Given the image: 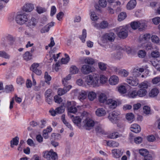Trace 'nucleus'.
I'll return each instance as SVG.
<instances>
[{
	"mask_svg": "<svg viewBox=\"0 0 160 160\" xmlns=\"http://www.w3.org/2000/svg\"><path fill=\"white\" fill-rule=\"evenodd\" d=\"M85 82L89 86L93 87L99 86V75L97 74H93L88 75L85 77Z\"/></svg>",
	"mask_w": 160,
	"mask_h": 160,
	"instance_id": "nucleus-1",
	"label": "nucleus"
},
{
	"mask_svg": "<svg viewBox=\"0 0 160 160\" xmlns=\"http://www.w3.org/2000/svg\"><path fill=\"white\" fill-rule=\"evenodd\" d=\"M15 21L18 24L23 25L28 21V15L25 13L18 14L16 16Z\"/></svg>",
	"mask_w": 160,
	"mask_h": 160,
	"instance_id": "nucleus-2",
	"label": "nucleus"
},
{
	"mask_svg": "<svg viewBox=\"0 0 160 160\" xmlns=\"http://www.w3.org/2000/svg\"><path fill=\"white\" fill-rule=\"evenodd\" d=\"M42 154L43 157L48 160H56L58 158L57 153L54 152L52 149L51 150L49 151L43 152Z\"/></svg>",
	"mask_w": 160,
	"mask_h": 160,
	"instance_id": "nucleus-3",
	"label": "nucleus"
},
{
	"mask_svg": "<svg viewBox=\"0 0 160 160\" xmlns=\"http://www.w3.org/2000/svg\"><path fill=\"white\" fill-rule=\"evenodd\" d=\"M13 37L11 35H8L6 37V39L5 38H2L1 45L5 48H7L9 46L12 45L13 44Z\"/></svg>",
	"mask_w": 160,
	"mask_h": 160,
	"instance_id": "nucleus-4",
	"label": "nucleus"
},
{
	"mask_svg": "<svg viewBox=\"0 0 160 160\" xmlns=\"http://www.w3.org/2000/svg\"><path fill=\"white\" fill-rule=\"evenodd\" d=\"M115 37L116 35L113 32L107 33L102 36L101 41L102 43H106L108 41L110 42H113Z\"/></svg>",
	"mask_w": 160,
	"mask_h": 160,
	"instance_id": "nucleus-5",
	"label": "nucleus"
},
{
	"mask_svg": "<svg viewBox=\"0 0 160 160\" xmlns=\"http://www.w3.org/2000/svg\"><path fill=\"white\" fill-rule=\"evenodd\" d=\"M118 37L123 39L127 38L128 36V32L127 29L123 27H120L115 29Z\"/></svg>",
	"mask_w": 160,
	"mask_h": 160,
	"instance_id": "nucleus-6",
	"label": "nucleus"
},
{
	"mask_svg": "<svg viewBox=\"0 0 160 160\" xmlns=\"http://www.w3.org/2000/svg\"><path fill=\"white\" fill-rule=\"evenodd\" d=\"M84 127L87 130L91 129L94 126V121L90 118H87L84 121Z\"/></svg>",
	"mask_w": 160,
	"mask_h": 160,
	"instance_id": "nucleus-7",
	"label": "nucleus"
},
{
	"mask_svg": "<svg viewBox=\"0 0 160 160\" xmlns=\"http://www.w3.org/2000/svg\"><path fill=\"white\" fill-rule=\"evenodd\" d=\"M63 85L64 87L63 89L59 88L58 90V94L59 96H61L66 93L72 88L71 85H67L65 83V84H63Z\"/></svg>",
	"mask_w": 160,
	"mask_h": 160,
	"instance_id": "nucleus-8",
	"label": "nucleus"
},
{
	"mask_svg": "<svg viewBox=\"0 0 160 160\" xmlns=\"http://www.w3.org/2000/svg\"><path fill=\"white\" fill-rule=\"evenodd\" d=\"M81 71L82 73L85 74H87L93 72V69L90 66L84 64L82 65Z\"/></svg>",
	"mask_w": 160,
	"mask_h": 160,
	"instance_id": "nucleus-9",
	"label": "nucleus"
},
{
	"mask_svg": "<svg viewBox=\"0 0 160 160\" xmlns=\"http://www.w3.org/2000/svg\"><path fill=\"white\" fill-rule=\"evenodd\" d=\"M126 82L132 86H136L138 85L139 81L137 78L130 76L126 80Z\"/></svg>",
	"mask_w": 160,
	"mask_h": 160,
	"instance_id": "nucleus-10",
	"label": "nucleus"
},
{
	"mask_svg": "<svg viewBox=\"0 0 160 160\" xmlns=\"http://www.w3.org/2000/svg\"><path fill=\"white\" fill-rule=\"evenodd\" d=\"M119 114V112L114 111L108 116L109 119L113 123H114L117 120L118 116Z\"/></svg>",
	"mask_w": 160,
	"mask_h": 160,
	"instance_id": "nucleus-11",
	"label": "nucleus"
},
{
	"mask_svg": "<svg viewBox=\"0 0 160 160\" xmlns=\"http://www.w3.org/2000/svg\"><path fill=\"white\" fill-rule=\"evenodd\" d=\"M34 7L33 5L28 3L25 4L23 7L22 10L23 11L27 12H31L34 9Z\"/></svg>",
	"mask_w": 160,
	"mask_h": 160,
	"instance_id": "nucleus-12",
	"label": "nucleus"
},
{
	"mask_svg": "<svg viewBox=\"0 0 160 160\" xmlns=\"http://www.w3.org/2000/svg\"><path fill=\"white\" fill-rule=\"evenodd\" d=\"M118 78L116 75L112 76L109 79V84L112 85L117 84L118 82Z\"/></svg>",
	"mask_w": 160,
	"mask_h": 160,
	"instance_id": "nucleus-13",
	"label": "nucleus"
},
{
	"mask_svg": "<svg viewBox=\"0 0 160 160\" xmlns=\"http://www.w3.org/2000/svg\"><path fill=\"white\" fill-rule=\"evenodd\" d=\"M54 22H52L49 23L41 30V32L42 33H44L46 32H48L49 31L50 29L52 27L54 26Z\"/></svg>",
	"mask_w": 160,
	"mask_h": 160,
	"instance_id": "nucleus-14",
	"label": "nucleus"
},
{
	"mask_svg": "<svg viewBox=\"0 0 160 160\" xmlns=\"http://www.w3.org/2000/svg\"><path fill=\"white\" fill-rule=\"evenodd\" d=\"M130 130L131 131L135 133H138L141 131V128L138 124H134L131 125Z\"/></svg>",
	"mask_w": 160,
	"mask_h": 160,
	"instance_id": "nucleus-15",
	"label": "nucleus"
},
{
	"mask_svg": "<svg viewBox=\"0 0 160 160\" xmlns=\"http://www.w3.org/2000/svg\"><path fill=\"white\" fill-rule=\"evenodd\" d=\"M144 69L143 68H135L132 72L133 76L137 78L141 75V73L143 72Z\"/></svg>",
	"mask_w": 160,
	"mask_h": 160,
	"instance_id": "nucleus-16",
	"label": "nucleus"
},
{
	"mask_svg": "<svg viewBox=\"0 0 160 160\" xmlns=\"http://www.w3.org/2000/svg\"><path fill=\"white\" fill-rule=\"evenodd\" d=\"M106 104L109 105L110 108L113 109L117 107V103L115 100H112V99H108L107 101Z\"/></svg>",
	"mask_w": 160,
	"mask_h": 160,
	"instance_id": "nucleus-17",
	"label": "nucleus"
},
{
	"mask_svg": "<svg viewBox=\"0 0 160 160\" xmlns=\"http://www.w3.org/2000/svg\"><path fill=\"white\" fill-rule=\"evenodd\" d=\"M137 4L136 1L135 0H131L127 3V8L128 10H131L135 7Z\"/></svg>",
	"mask_w": 160,
	"mask_h": 160,
	"instance_id": "nucleus-18",
	"label": "nucleus"
},
{
	"mask_svg": "<svg viewBox=\"0 0 160 160\" xmlns=\"http://www.w3.org/2000/svg\"><path fill=\"white\" fill-rule=\"evenodd\" d=\"M95 113L96 115L99 117L104 116L106 114V111L102 108H98L96 111Z\"/></svg>",
	"mask_w": 160,
	"mask_h": 160,
	"instance_id": "nucleus-19",
	"label": "nucleus"
},
{
	"mask_svg": "<svg viewBox=\"0 0 160 160\" xmlns=\"http://www.w3.org/2000/svg\"><path fill=\"white\" fill-rule=\"evenodd\" d=\"M98 100L100 103L106 104L108 100L107 96L105 94L102 93L99 96Z\"/></svg>",
	"mask_w": 160,
	"mask_h": 160,
	"instance_id": "nucleus-20",
	"label": "nucleus"
},
{
	"mask_svg": "<svg viewBox=\"0 0 160 160\" xmlns=\"http://www.w3.org/2000/svg\"><path fill=\"white\" fill-rule=\"evenodd\" d=\"M115 71L122 77H126L128 75V72L125 69L119 70L117 68L115 69Z\"/></svg>",
	"mask_w": 160,
	"mask_h": 160,
	"instance_id": "nucleus-21",
	"label": "nucleus"
},
{
	"mask_svg": "<svg viewBox=\"0 0 160 160\" xmlns=\"http://www.w3.org/2000/svg\"><path fill=\"white\" fill-rule=\"evenodd\" d=\"M112 152L113 157L116 158L120 157L122 154V152L120 149L112 150Z\"/></svg>",
	"mask_w": 160,
	"mask_h": 160,
	"instance_id": "nucleus-22",
	"label": "nucleus"
},
{
	"mask_svg": "<svg viewBox=\"0 0 160 160\" xmlns=\"http://www.w3.org/2000/svg\"><path fill=\"white\" fill-rule=\"evenodd\" d=\"M19 142V138L16 136L13 138L12 140L10 141V146L13 148L14 145L17 146L18 145Z\"/></svg>",
	"mask_w": 160,
	"mask_h": 160,
	"instance_id": "nucleus-23",
	"label": "nucleus"
},
{
	"mask_svg": "<svg viewBox=\"0 0 160 160\" xmlns=\"http://www.w3.org/2000/svg\"><path fill=\"white\" fill-rule=\"evenodd\" d=\"M27 22V25L31 27L35 26L37 23V21L36 19L33 17L30 20H28Z\"/></svg>",
	"mask_w": 160,
	"mask_h": 160,
	"instance_id": "nucleus-24",
	"label": "nucleus"
},
{
	"mask_svg": "<svg viewBox=\"0 0 160 160\" xmlns=\"http://www.w3.org/2000/svg\"><path fill=\"white\" fill-rule=\"evenodd\" d=\"M68 111L69 112L68 113V115L70 116V117L71 118H72L73 117V115H71L70 114V113H74L78 111V109L76 107H75L74 106H71L70 108H68Z\"/></svg>",
	"mask_w": 160,
	"mask_h": 160,
	"instance_id": "nucleus-25",
	"label": "nucleus"
},
{
	"mask_svg": "<svg viewBox=\"0 0 160 160\" xmlns=\"http://www.w3.org/2000/svg\"><path fill=\"white\" fill-rule=\"evenodd\" d=\"M0 57L5 59L9 60L10 58V55L4 51H0Z\"/></svg>",
	"mask_w": 160,
	"mask_h": 160,
	"instance_id": "nucleus-26",
	"label": "nucleus"
},
{
	"mask_svg": "<svg viewBox=\"0 0 160 160\" xmlns=\"http://www.w3.org/2000/svg\"><path fill=\"white\" fill-rule=\"evenodd\" d=\"M151 37V35L150 34H146L141 36L140 41L141 42H142L145 41H147Z\"/></svg>",
	"mask_w": 160,
	"mask_h": 160,
	"instance_id": "nucleus-27",
	"label": "nucleus"
},
{
	"mask_svg": "<svg viewBox=\"0 0 160 160\" xmlns=\"http://www.w3.org/2000/svg\"><path fill=\"white\" fill-rule=\"evenodd\" d=\"M87 96V93L84 91H82L79 93L78 97V99L81 101L85 99Z\"/></svg>",
	"mask_w": 160,
	"mask_h": 160,
	"instance_id": "nucleus-28",
	"label": "nucleus"
},
{
	"mask_svg": "<svg viewBox=\"0 0 160 160\" xmlns=\"http://www.w3.org/2000/svg\"><path fill=\"white\" fill-rule=\"evenodd\" d=\"M64 110L65 103L64 102H63L62 105L56 109V112L57 114H61L64 112Z\"/></svg>",
	"mask_w": 160,
	"mask_h": 160,
	"instance_id": "nucleus-29",
	"label": "nucleus"
},
{
	"mask_svg": "<svg viewBox=\"0 0 160 160\" xmlns=\"http://www.w3.org/2000/svg\"><path fill=\"white\" fill-rule=\"evenodd\" d=\"M159 92L158 90L156 88H154L152 89L149 93L150 97H154L156 96Z\"/></svg>",
	"mask_w": 160,
	"mask_h": 160,
	"instance_id": "nucleus-30",
	"label": "nucleus"
},
{
	"mask_svg": "<svg viewBox=\"0 0 160 160\" xmlns=\"http://www.w3.org/2000/svg\"><path fill=\"white\" fill-rule=\"evenodd\" d=\"M95 129L97 133H103L104 132L102 126L100 124L96 126Z\"/></svg>",
	"mask_w": 160,
	"mask_h": 160,
	"instance_id": "nucleus-31",
	"label": "nucleus"
},
{
	"mask_svg": "<svg viewBox=\"0 0 160 160\" xmlns=\"http://www.w3.org/2000/svg\"><path fill=\"white\" fill-rule=\"evenodd\" d=\"M32 55L29 52L27 51L23 55L24 59L26 61H28L32 58Z\"/></svg>",
	"mask_w": 160,
	"mask_h": 160,
	"instance_id": "nucleus-32",
	"label": "nucleus"
},
{
	"mask_svg": "<svg viewBox=\"0 0 160 160\" xmlns=\"http://www.w3.org/2000/svg\"><path fill=\"white\" fill-rule=\"evenodd\" d=\"M121 136V135L119 134L117 132H113L110 134L108 137L111 139H115Z\"/></svg>",
	"mask_w": 160,
	"mask_h": 160,
	"instance_id": "nucleus-33",
	"label": "nucleus"
},
{
	"mask_svg": "<svg viewBox=\"0 0 160 160\" xmlns=\"http://www.w3.org/2000/svg\"><path fill=\"white\" fill-rule=\"evenodd\" d=\"M126 17V14L125 12H121L118 15V20L119 21H121L125 19Z\"/></svg>",
	"mask_w": 160,
	"mask_h": 160,
	"instance_id": "nucleus-34",
	"label": "nucleus"
},
{
	"mask_svg": "<svg viewBox=\"0 0 160 160\" xmlns=\"http://www.w3.org/2000/svg\"><path fill=\"white\" fill-rule=\"evenodd\" d=\"M96 97V93L94 92L91 91L89 92L88 94V98L90 101H93Z\"/></svg>",
	"mask_w": 160,
	"mask_h": 160,
	"instance_id": "nucleus-35",
	"label": "nucleus"
},
{
	"mask_svg": "<svg viewBox=\"0 0 160 160\" xmlns=\"http://www.w3.org/2000/svg\"><path fill=\"white\" fill-rule=\"evenodd\" d=\"M13 90L14 88L12 85H7L5 87L4 92L8 93L13 91Z\"/></svg>",
	"mask_w": 160,
	"mask_h": 160,
	"instance_id": "nucleus-36",
	"label": "nucleus"
},
{
	"mask_svg": "<svg viewBox=\"0 0 160 160\" xmlns=\"http://www.w3.org/2000/svg\"><path fill=\"white\" fill-rule=\"evenodd\" d=\"M140 154L143 156H145L148 155L149 154L148 151L147 149L144 148L141 149L139 150Z\"/></svg>",
	"mask_w": 160,
	"mask_h": 160,
	"instance_id": "nucleus-37",
	"label": "nucleus"
},
{
	"mask_svg": "<svg viewBox=\"0 0 160 160\" xmlns=\"http://www.w3.org/2000/svg\"><path fill=\"white\" fill-rule=\"evenodd\" d=\"M138 26V28L140 31H142L144 30L147 27V25L145 22L141 21H139V25Z\"/></svg>",
	"mask_w": 160,
	"mask_h": 160,
	"instance_id": "nucleus-38",
	"label": "nucleus"
},
{
	"mask_svg": "<svg viewBox=\"0 0 160 160\" xmlns=\"http://www.w3.org/2000/svg\"><path fill=\"white\" fill-rule=\"evenodd\" d=\"M70 71L71 74H76L78 72V69L76 66H72L70 69Z\"/></svg>",
	"mask_w": 160,
	"mask_h": 160,
	"instance_id": "nucleus-39",
	"label": "nucleus"
},
{
	"mask_svg": "<svg viewBox=\"0 0 160 160\" xmlns=\"http://www.w3.org/2000/svg\"><path fill=\"white\" fill-rule=\"evenodd\" d=\"M86 30L84 29L82 30V35L79 36V38L82 40V42H84L85 41V38L86 37Z\"/></svg>",
	"mask_w": 160,
	"mask_h": 160,
	"instance_id": "nucleus-40",
	"label": "nucleus"
},
{
	"mask_svg": "<svg viewBox=\"0 0 160 160\" xmlns=\"http://www.w3.org/2000/svg\"><path fill=\"white\" fill-rule=\"evenodd\" d=\"M107 144L110 147H117L118 146L119 143L114 141L107 142Z\"/></svg>",
	"mask_w": 160,
	"mask_h": 160,
	"instance_id": "nucleus-41",
	"label": "nucleus"
},
{
	"mask_svg": "<svg viewBox=\"0 0 160 160\" xmlns=\"http://www.w3.org/2000/svg\"><path fill=\"white\" fill-rule=\"evenodd\" d=\"M118 91L121 93H125L127 91V89L125 86L120 85L118 88Z\"/></svg>",
	"mask_w": 160,
	"mask_h": 160,
	"instance_id": "nucleus-42",
	"label": "nucleus"
},
{
	"mask_svg": "<svg viewBox=\"0 0 160 160\" xmlns=\"http://www.w3.org/2000/svg\"><path fill=\"white\" fill-rule=\"evenodd\" d=\"M147 91L145 89H140L137 91V93H138V96L139 97H142L145 96L146 93Z\"/></svg>",
	"mask_w": 160,
	"mask_h": 160,
	"instance_id": "nucleus-43",
	"label": "nucleus"
},
{
	"mask_svg": "<svg viewBox=\"0 0 160 160\" xmlns=\"http://www.w3.org/2000/svg\"><path fill=\"white\" fill-rule=\"evenodd\" d=\"M138 94L137 91L135 90L129 92L128 94V96L130 98H133L136 97L137 96H138Z\"/></svg>",
	"mask_w": 160,
	"mask_h": 160,
	"instance_id": "nucleus-44",
	"label": "nucleus"
},
{
	"mask_svg": "<svg viewBox=\"0 0 160 160\" xmlns=\"http://www.w3.org/2000/svg\"><path fill=\"white\" fill-rule=\"evenodd\" d=\"M112 57L115 59H119L122 57V53L119 52H117L115 53L112 54Z\"/></svg>",
	"mask_w": 160,
	"mask_h": 160,
	"instance_id": "nucleus-45",
	"label": "nucleus"
},
{
	"mask_svg": "<svg viewBox=\"0 0 160 160\" xmlns=\"http://www.w3.org/2000/svg\"><path fill=\"white\" fill-rule=\"evenodd\" d=\"M99 68L102 71H104L106 69V64L103 62H99L98 63Z\"/></svg>",
	"mask_w": 160,
	"mask_h": 160,
	"instance_id": "nucleus-46",
	"label": "nucleus"
},
{
	"mask_svg": "<svg viewBox=\"0 0 160 160\" xmlns=\"http://www.w3.org/2000/svg\"><path fill=\"white\" fill-rule=\"evenodd\" d=\"M99 78H100V82L102 84L105 83L108 81V78L105 76L102 75H101Z\"/></svg>",
	"mask_w": 160,
	"mask_h": 160,
	"instance_id": "nucleus-47",
	"label": "nucleus"
},
{
	"mask_svg": "<svg viewBox=\"0 0 160 160\" xmlns=\"http://www.w3.org/2000/svg\"><path fill=\"white\" fill-rule=\"evenodd\" d=\"M86 63L88 64L92 65L94 63V60L93 59L91 58H87L84 60Z\"/></svg>",
	"mask_w": 160,
	"mask_h": 160,
	"instance_id": "nucleus-48",
	"label": "nucleus"
},
{
	"mask_svg": "<svg viewBox=\"0 0 160 160\" xmlns=\"http://www.w3.org/2000/svg\"><path fill=\"white\" fill-rule=\"evenodd\" d=\"M16 82L19 85H22L24 83L25 81L22 77H19L17 78Z\"/></svg>",
	"mask_w": 160,
	"mask_h": 160,
	"instance_id": "nucleus-49",
	"label": "nucleus"
},
{
	"mask_svg": "<svg viewBox=\"0 0 160 160\" xmlns=\"http://www.w3.org/2000/svg\"><path fill=\"white\" fill-rule=\"evenodd\" d=\"M54 101L56 103H60L62 102H64V101H63L61 97L57 95L55 96L54 97Z\"/></svg>",
	"mask_w": 160,
	"mask_h": 160,
	"instance_id": "nucleus-50",
	"label": "nucleus"
},
{
	"mask_svg": "<svg viewBox=\"0 0 160 160\" xmlns=\"http://www.w3.org/2000/svg\"><path fill=\"white\" fill-rule=\"evenodd\" d=\"M65 58H62L61 60V61L63 64H66L68 62L69 60V57L67 54H65Z\"/></svg>",
	"mask_w": 160,
	"mask_h": 160,
	"instance_id": "nucleus-51",
	"label": "nucleus"
},
{
	"mask_svg": "<svg viewBox=\"0 0 160 160\" xmlns=\"http://www.w3.org/2000/svg\"><path fill=\"white\" fill-rule=\"evenodd\" d=\"M139 25V21L133 22L131 23L132 28L133 29H136L138 28Z\"/></svg>",
	"mask_w": 160,
	"mask_h": 160,
	"instance_id": "nucleus-52",
	"label": "nucleus"
},
{
	"mask_svg": "<svg viewBox=\"0 0 160 160\" xmlns=\"http://www.w3.org/2000/svg\"><path fill=\"white\" fill-rule=\"evenodd\" d=\"M152 41L155 43H158L160 42V38L156 35L152 36L151 37Z\"/></svg>",
	"mask_w": 160,
	"mask_h": 160,
	"instance_id": "nucleus-53",
	"label": "nucleus"
},
{
	"mask_svg": "<svg viewBox=\"0 0 160 160\" xmlns=\"http://www.w3.org/2000/svg\"><path fill=\"white\" fill-rule=\"evenodd\" d=\"M108 25V23L106 21L102 22L100 24V28L102 29H104L107 28Z\"/></svg>",
	"mask_w": 160,
	"mask_h": 160,
	"instance_id": "nucleus-54",
	"label": "nucleus"
},
{
	"mask_svg": "<svg viewBox=\"0 0 160 160\" xmlns=\"http://www.w3.org/2000/svg\"><path fill=\"white\" fill-rule=\"evenodd\" d=\"M126 118L128 121H131L134 118V115L132 113H128L126 115Z\"/></svg>",
	"mask_w": 160,
	"mask_h": 160,
	"instance_id": "nucleus-55",
	"label": "nucleus"
},
{
	"mask_svg": "<svg viewBox=\"0 0 160 160\" xmlns=\"http://www.w3.org/2000/svg\"><path fill=\"white\" fill-rule=\"evenodd\" d=\"M151 55V57L153 58H158L160 56L159 52L157 50L152 52Z\"/></svg>",
	"mask_w": 160,
	"mask_h": 160,
	"instance_id": "nucleus-56",
	"label": "nucleus"
},
{
	"mask_svg": "<svg viewBox=\"0 0 160 160\" xmlns=\"http://www.w3.org/2000/svg\"><path fill=\"white\" fill-rule=\"evenodd\" d=\"M91 18L92 21H97L98 19V16L95 14V13L94 12H91Z\"/></svg>",
	"mask_w": 160,
	"mask_h": 160,
	"instance_id": "nucleus-57",
	"label": "nucleus"
},
{
	"mask_svg": "<svg viewBox=\"0 0 160 160\" xmlns=\"http://www.w3.org/2000/svg\"><path fill=\"white\" fill-rule=\"evenodd\" d=\"M44 78L45 82L47 83L51 80V77L48 74L47 72H45V73Z\"/></svg>",
	"mask_w": 160,
	"mask_h": 160,
	"instance_id": "nucleus-58",
	"label": "nucleus"
},
{
	"mask_svg": "<svg viewBox=\"0 0 160 160\" xmlns=\"http://www.w3.org/2000/svg\"><path fill=\"white\" fill-rule=\"evenodd\" d=\"M72 121L74 123L78 124L81 122V119L79 117L76 116L73 118Z\"/></svg>",
	"mask_w": 160,
	"mask_h": 160,
	"instance_id": "nucleus-59",
	"label": "nucleus"
},
{
	"mask_svg": "<svg viewBox=\"0 0 160 160\" xmlns=\"http://www.w3.org/2000/svg\"><path fill=\"white\" fill-rule=\"evenodd\" d=\"M39 64L37 63H34L32 65L30 69L33 72L35 70L37 69V68L39 67Z\"/></svg>",
	"mask_w": 160,
	"mask_h": 160,
	"instance_id": "nucleus-60",
	"label": "nucleus"
},
{
	"mask_svg": "<svg viewBox=\"0 0 160 160\" xmlns=\"http://www.w3.org/2000/svg\"><path fill=\"white\" fill-rule=\"evenodd\" d=\"M146 52L143 50H140L138 53V56L140 58H144L146 55Z\"/></svg>",
	"mask_w": 160,
	"mask_h": 160,
	"instance_id": "nucleus-61",
	"label": "nucleus"
},
{
	"mask_svg": "<svg viewBox=\"0 0 160 160\" xmlns=\"http://www.w3.org/2000/svg\"><path fill=\"white\" fill-rule=\"evenodd\" d=\"M71 75L70 74H69L65 78H64L62 80V82L63 84H65V83L66 84L68 85L67 83V81L71 79Z\"/></svg>",
	"mask_w": 160,
	"mask_h": 160,
	"instance_id": "nucleus-62",
	"label": "nucleus"
},
{
	"mask_svg": "<svg viewBox=\"0 0 160 160\" xmlns=\"http://www.w3.org/2000/svg\"><path fill=\"white\" fill-rule=\"evenodd\" d=\"M36 10L38 13L39 14L43 13L46 11V9L45 8L40 7H37Z\"/></svg>",
	"mask_w": 160,
	"mask_h": 160,
	"instance_id": "nucleus-63",
	"label": "nucleus"
},
{
	"mask_svg": "<svg viewBox=\"0 0 160 160\" xmlns=\"http://www.w3.org/2000/svg\"><path fill=\"white\" fill-rule=\"evenodd\" d=\"M99 3L100 6L102 7H105L107 5V2L106 0H100Z\"/></svg>",
	"mask_w": 160,
	"mask_h": 160,
	"instance_id": "nucleus-64",
	"label": "nucleus"
}]
</instances>
